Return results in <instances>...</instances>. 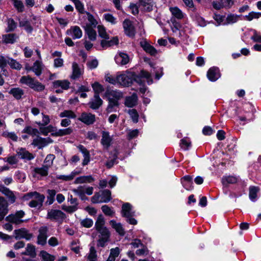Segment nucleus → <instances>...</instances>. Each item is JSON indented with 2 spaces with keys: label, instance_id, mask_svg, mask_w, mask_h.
I'll return each instance as SVG.
<instances>
[{
  "label": "nucleus",
  "instance_id": "28",
  "mask_svg": "<svg viewBox=\"0 0 261 261\" xmlns=\"http://www.w3.org/2000/svg\"><path fill=\"white\" fill-rule=\"evenodd\" d=\"M9 93L12 95L15 99L19 100L21 99L24 95V91L18 87L13 88L10 90Z\"/></svg>",
  "mask_w": 261,
  "mask_h": 261
},
{
  "label": "nucleus",
  "instance_id": "38",
  "mask_svg": "<svg viewBox=\"0 0 261 261\" xmlns=\"http://www.w3.org/2000/svg\"><path fill=\"white\" fill-rule=\"evenodd\" d=\"M105 221L103 216L102 215L98 216L95 224L96 230L98 231L106 228V227L105 226Z\"/></svg>",
  "mask_w": 261,
  "mask_h": 261
},
{
  "label": "nucleus",
  "instance_id": "25",
  "mask_svg": "<svg viewBox=\"0 0 261 261\" xmlns=\"http://www.w3.org/2000/svg\"><path fill=\"white\" fill-rule=\"evenodd\" d=\"M17 154L21 159L28 161H30L34 158V156L32 153L23 148H18Z\"/></svg>",
  "mask_w": 261,
  "mask_h": 261
},
{
  "label": "nucleus",
  "instance_id": "43",
  "mask_svg": "<svg viewBox=\"0 0 261 261\" xmlns=\"http://www.w3.org/2000/svg\"><path fill=\"white\" fill-rule=\"evenodd\" d=\"M17 26V23L12 18H9L7 19V28L6 31L7 32H12L15 30Z\"/></svg>",
  "mask_w": 261,
  "mask_h": 261
},
{
  "label": "nucleus",
  "instance_id": "36",
  "mask_svg": "<svg viewBox=\"0 0 261 261\" xmlns=\"http://www.w3.org/2000/svg\"><path fill=\"white\" fill-rule=\"evenodd\" d=\"M259 191V188L258 187L251 186L249 188V196L250 199L254 202L256 200L257 194Z\"/></svg>",
  "mask_w": 261,
  "mask_h": 261
},
{
  "label": "nucleus",
  "instance_id": "17",
  "mask_svg": "<svg viewBox=\"0 0 261 261\" xmlns=\"http://www.w3.org/2000/svg\"><path fill=\"white\" fill-rule=\"evenodd\" d=\"M67 33L70 35L73 39H80L82 37L83 33L80 28L78 26H73L67 30Z\"/></svg>",
  "mask_w": 261,
  "mask_h": 261
},
{
  "label": "nucleus",
  "instance_id": "56",
  "mask_svg": "<svg viewBox=\"0 0 261 261\" xmlns=\"http://www.w3.org/2000/svg\"><path fill=\"white\" fill-rule=\"evenodd\" d=\"M97 29L99 36L105 39H108L109 38V35L107 34L106 29L103 26L98 25Z\"/></svg>",
  "mask_w": 261,
  "mask_h": 261
},
{
  "label": "nucleus",
  "instance_id": "6",
  "mask_svg": "<svg viewBox=\"0 0 261 261\" xmlns=\"http://www.w3.org/2000/svg\"><path fill=\"white\" fill-rule=\"evenodd\" d=\"M97 231L100 234L98 236L99 239L97 245L98 247H103L106 245L107 243L109 241L110 232L107 227Z\"/></svg>",
  "mask_w": 261,
  "mask_h": 261
},
{
  "label": "nucleus",
  "instance_id": "13",
  "mask_svg": "<svg viewBox=\"0 0 261 261\" xmlns=\"http://www.w3.org/2000/svg\"><path fill=\"white\" fill-rule=\"evenodd\" d=\"M78 120L86 125H91L95 121V116L91 113L83 112L81 114Z\"/></svg>",
  "mask_w": 261,
  "mask_h": 261
},
{
  "label": "nucleus",
  "instance_id": "32",
  "mask_svg": "<svg viewBox=\"0 0 261 261\" xmlns=\"http://www.w3.org/2000/svg\"><path fill=\"white\" fill-rule=\"evenodd\" d=\"M118 39L117 37H113L110 40L103 39L101 41V45L103 48H107L118 43Z\"/></svg>",
  "mask_w": 261,
  "mask_h": 261
},
{
  "label": "nucleus",
  "instance_id": "59",
  "mask_svg": "<svg viewBox=\"0 0 261 261\" xmlns=\"http://www.w3.org/2000/svg\"><path fill=\"white\" fill-rule=\"evenodd\" d=\"M81 224L85 227L90 228L93 225V221L92 219L86 218L81 220Z\"/></svg>",
  "mask_w": 261,
  "mask_h": 261
},
{
  "label": "nucleus",
  "instance_id": "3",
  "mask_svg": "<svg viewBox=\"0 0 261 261\" xmlns=\"http://www.w3.org/2000/svg\"><path fill=\"white\" fill-rule=\"evenodd\" d=\"M20 82L38 92L42 91L45 89L44 85L29 75L22 76L20 79Z\"/></svg>",
  "mask_w": 261,
  "mask_h": 261
},
{
  "label": "nucleus",
  "instance_id": "47",
  "mask_svg": "<svg viewBox=\"0 0 261 261\" xmlns=\"http://www.w3.org/2000/svg\"><path fill=\"white\" fill-rule=\"evenodd\" d=\"M170 10L173 16H174L176 18L181 19L182 18H183V14L181 10H180L178 8H170Z\"/></svg>",
  "mask_w": 261,
  "mask_h": 261
},
{
  "label": "nucleus",
  "instance_id": "61",
  "mask_svg": "<svg viewBox=\"0 0 261 261\" xmlns=\"http://www.w3.org/2000/svg\"><path fill=\"white\" fill-rule=\"evenodd\" d=\"M97 255L96 250L94 246H91L90 248L89 253L88 254V259H97Z\"/></svg>",
  "mask_w": 261,
  "mask_h": 261
},
{
  "label": "nucleus",
  "instance_id": "22",
  "mask_svg": "<svg viewBox=\"0 0 261 261\" xmlns=\"http://www.w3.org/2000/svg\"><path fill=\"white\" fill-rule=\"evenodd\" d=\"M77 148L83 155L84 159L83 160L82 165L85 166L87 165L90 161V155L89 151L82 145H79Z\"/></svg>",
  "mask_w": 261,
  "mask_h": 261
},
{
  "label": "nucleus",
  "instance_id": "46",
  "mask_svg": "<svg viewBox=\"0 0 261 261\" xmlns=\"http://www.w3.org/2000/svg\"><path fill=\"white\" fill-rule=\"evenodd\" d=\"M103 18L108 22L110 23L112 25L117 23V18L110 13H105L103 15Z\"/></svg>",
  "mask_w": 261,
  "mask_h": 261
},
{
  "label": "nucleus",
  "instance_id": "14",
  "mask_svg": "<svg viewBox=\"0 0 261 261\" xmlns=\"http://www.w3.org/2000/svg\"><path fill=\"white\" fill-rule=\"evenodd\" d=\"M83 18L87 20V22L85 23L84 27L96 28L98 22L96 19L91 13L88 12H85Z\"/></svg>",
  "mask_w": 261,
  "mask_h": 261
},
{
  "label": "nucleus",
  "instance_id": "12",
  "mask_svg": "<svg viewBox=\"0 0 261 261\" xmlns=\"http://www.w3.org/2000/svg\"><path fill=\"white\" fill-rule=\"evenodd\" d=\"M123 28L125 35L130 37H134L136 31L132 22L128 19H125L123 22Z\"/></svg>",
  "mask_w": 261,
  "mask_h": 261
},
{
  "label": "nucleus",
  "instance_id": "34",
  "mask_svg": "<svg viewBox=\"0 0 261 261\" xmlns=\"http://www.w3.org/2000/svg\"><path fill=\"white\" fill-rule=\"evenodd\" d=\"M70 83L67 80H57L53 83L55 88L61 87L63 89L67 90L69 87Z\"/></svg>",
  "mask_w": 261,
  "mask_h": 261
},
{
  "label": "nucleus",
  "instance_id": "45",
  "mask_svg": "<svg viewBox=\"0 0 261 261\" xmlns=\"http://www.w3.org/2000/svg\"><path fill=\"white\" fill-rule=\"evenodd\" d=\"M88 35V38L91 41H94L96 38V31L93 29L94 28L84 27Z\"/></svg>",
  "mask_w": 261,
  "mask_h": 261
},
{
  "label": "nucleus",
  "instance_id": "42",
  "mask_svg": "<svg viewBox=\"0 0 261 261\" xmlns=\"http://www.w3.org/2000/svg\"><path fill=\"white\" fill-rule=\"evenodd\" d=\"M59 116L61 118L66 117L67 119H74L76 117L75 114L71 110H64L60 113Z\"/></svg>",
  "mask_w": 261,
  "mask_h": 261
},
{
  "label": "nucleus",
  "instance_id": "10",
  "mask_svg": "<svg viewBox=\"0 0 261 261\" xmlns=\"http://www.w3.org/2000/svg\"><path fill=\"white\" fill-rule=\"evenodd\" d=\"M234 0H218L214 1L212 3L213 8L216 10H220L222 8L228 9L232 7L234 4Z\"/></svg>",
  "mask_w": 261,
  "mask_h": 261
},
{
  "label": "nucleus",
  "instance_id": "62",
  "mask_svg": "<svg viewBox=\"0 0 261 261\" xmlns=\"http://www.w3.org/2000/svg\"><path fill=\"white\" fill-rule=\"evenodd\" d=\"M105 80L107 82H109V83L113 84V85H116L117 84H118V80H117V76L116 77H114L112 75L107 74L105 76Z\"/></svg>",
  "mask_w": 261,
  "mask_h": 261
},
{
  "label": "nucleus",
  "instance_id": "2",
  "mask_svg": "<svg viewBox=\"0 0 261 261\" xmlns=\"http://www.w3.org/2000/svg\"><path fill=\"white\" fill-rule=\"evenodd\" d=\"M25 200L31 199L28 203L31 207L40 208L42 206L45 196L37 192L27 193L23 197Z\"/></svg>",
  "mask_w": 261,
  "mask_h": 261
},
{
  "label": "nucleus",
  "instance_id": "40",
  "mask_svg": "<svg viewBox=\"0 0 261 261\" xmlns=\"http://www.w3.org/2000/svg\"><path fill=\"white\" fill-rule=\"evenodd\" d=\"M109 104L107 108V111L108 113H111L115 111V108L117 107L119 105L118 101L116 100L108 99Z\"/></svg>",
  "mask_w": 261,
  "mask_h": 261
},
{
  "label": "nucleus",
  "instance_id": "39",
  "mask_svg": "<svg viewBox=\"0 0 261 261\" xmlns=\"http://www.w3.org/2000/svg\"><path fill=\"white\" fill-rule=\"evenodd\" d=\"M40 256L43 261H54L56 257L48 253L46 251L42 250L40 252Z\"/></svg>",
  "mask_w": 261,
  "mask_h": 261
},
{
  "label": "nucleus",
  "instance_id": "37",
  "mask_svg": "<svg viewBox=\"0 0 261 261\" xmlns=\"http://www.w3.org/2000/svg\"><path fill=\"white\" fill-rule=\"evenodd\" d=\"M73 132V128L69 127L66 128L59 129L55 133V136L57 137H62L66 135H69Z\"/></svg>",
  "mask_w": 261,
  "mask_h": 261
},
{
  "label": "nucleus",
  "instance_id": "64",
  "mask_svg": "<svg viewBox=\"0 0 261 261\" xmlns=\"http://www.w3.org/2000/svg\"><path fill=\"white\" fill-rule=\"evenodd\" d=\"M101 210L105 215L108 216H112L114 214V212L107 205L102 206Z\"/></svg>",
  "mask_w": 261,
  "mask_h": 261
},
{
  "label": "nucleus",
  "instance_id": "57",
  "mask_svg": "<svg viewBox=\"0 0 261 261\" xmlns=\"http://www.w3.org/2000/svg\"><path fill=\"white\" fill-rule=\"evenodd\" d=\"M128 113L133 121L135 123L138 122L139 115L137 111L135 109H130L128 110Z\"/></svg>",
  "mask_w": 261,
  "mask_h": 261
},
{
  "label": "nucleus",
  "instance_id": "41",
  "mask_svg": "<svg viewBox=\"0 0 261 261\" xmlns=\"http://www.w3.org/2000/svg\"><path fill=\"white\" fill-rule=\"evenodd\" d=\"M8 64L11 68L17 70H20L22 68V65L19 62L11 58H9Z\"/></svg>",
  "mask_w": 261,
  "mask_h": 261
},
{
  "label": "nucleus",
  "instance_id": "29",
  "mask_svg": "<svg viewBox=\"0 0 261 261\" xmlns=\"http://www.w3.org/2000/svg\"><path fill=\"white\" fill-rule=\"evenodd\" d=\"M18 37L15 34H8L3 35L2 39L3 42L6 44H13L15 41Z\"/></svg>",
  "mask_w": 261,
  "mask_h": 261
},
{
  "label": "nucleus",
  "instance_id": "30",
  "mask_svg": "<svg viewBox=\"0 0 261 261\" xmlns=\"http://www.w3.org/2000/svg\"><path fill=\"white\" fill-rule=\"evenodd\" d=\"M110 224L111 226L115 229V230L121 236H123L125 234L124 230L120 223H117L115 220H111Z\"/></svg>",
  "mask_w": 261,
  "mask_h": 261
},
{
  "label": "nucleus",
  "instance_id": "60",
  "mask_svg": "<svg viewBox=\"0 0 261 261\" xmlns=\"http://www.w3.org/2000/svg\"><path fill=\"white\" fill-rule=\"evenodd\" d=\"M140 75L147 80V82L148 84H151L153 82L152 79H151V74L149 72L142 70L140 72Z\"/></svg>",
  "mask_w": 261,
  "mask_h": 261
},
{
  "label": "nucleus",
  "instance_id": "33",
  "mask_svg": "<svg viewBox=\"0 0 261 261\" xmlns=\"http://www.w3.org/2000/svg\"><path fill=\"white\" fill-rule=\"evenodd\" d=\"M94 181V178L91 175L81 176L77 177L75 180L74 183L76 184H83V183H90Z\"/></svg>",
  "mask_w": 261,
  "mask_h": 261
},
{
  "label": "nucleus",
  "instance_id": "15",
  "mask_svg": "<svg viewBox=\"0 0 261 261\" xmlns=\"http://www.w3.org/2000/svg\"><path fill=\"white\" fill-rule=\"evenodd\" d=\"M8 211V202L3 197L0 196V221L4 220Z\"/></svg>",
  "mask_w": 261,
  "mask_h": 261
},
{
  "label": "nucleus",
  "instance_id": "50",
  "mask_svg": "<svg viewBox=\"0 0 261 261\" xmlns=\"http://www.w3.org/2000/svg\"><path fill=\"white\" fill-rule=\"evenodd\" d=\"M74 4L76 9L80 13L84 14L86 11H84V5L79 0H72Z\"/></svg>",
  "mask_w": 261,
  "mask_h": 261
},
{
  "label": "nucleus",
  "instance_id": "44",
  "mask_svg": "<svg viewBox=\"0 0 261 261\" xmlns=\"http://www.w3.org/2000/svg\"><path fill=\"white\" fill-rule=\"evenodd\" d=\"M19 27H24L25 30L28 33H31L33 31V28L28 20L24 19L19 21Z\"/></svg>",
  "mask_w": 261,
  "mask_h": 261
},
{
  "label": "nucleus",
  "instance_id": "18",
  "mask_svg": "<svg viewBox=\"0 0 261 261\" xmlns=\"http://www.w3.org/2000/svg\"><path fill=\"white\" fill-rule=\"evenodd\" d=\"M141 46L147 53L151 56H155L157 54V50L155 48L149 44L146 40H143L140 42Z\"/></svg>",
  "mask_w": 261,
  "mask_h": 261
},
{
  "label": "nucleus",
  "instance_id": "54",
  "mask_svg": "<svg viewBox=\"0 0 261 261\" xmlns=\"http://www.w3.org/2000/svg\"><path fill=\"white\" fill-rule=\"evenodd\" d=\"M22 132L24 133H27L28 134L31 135L32 136H37L39 134V131L38 129L36 128H33L29 126L25 127L23 129Z\"/></svg>",
  "mask_w": 261,
  "mask_h": 261
},
{
  "label": "nucleus",
  "instance_id": "8",
  "mask_svg": "<svg viewBox=\"0 0 261 261\" xmlns=\"http://www.w3.org/2000/svg\"><path fill=\"white\" fill-rule=\"evenodd\" d=\"M65 214L60 210L51 209L47 212V219L51 220L62 221L65 218Z\"/></svg>",
  "mask_w": 261,
  "mask_h": 261
},
{
  "label": "nucleus",
  "instance_id": "63",
  "mask_svg": "<svg viewBox=\"0 0 261 261\" xmlns=\"http://www.w3.org/2000/svg\"><path fill=\"white\" fill-rule=\"evenodd\" d=\"M191 145V142L188 138H184L181 140L180 146L185 150L188 149Z\"/></svg>",
  "mask_w": 261,
  "mask_h": 261
},
{
  "label": "nucleus",
  "instance_id": "31",
  "mask_svg": "<svg viewBox=\"0 0 261 261\" xmlns=\"http://www.w3.org/2000/svg\"><path fill=\"white\" fill-rule=\"evenodd\" d=\"M21 254L34 257L36 255L35 246L31 244H28L25 251L22 252Z\"/></svg>",
  "mask_w": 261,
  "mask_h": 261
},
{
  "label": "nucleus",
  "instance_id": "55",
  "mask_svg": "<svg viewBox=\"0 0 261 261\" xmlns=\"http://www.w3.org/2000/svg\"><path fill=\"white\" fill-rule=\"evenodd\" d=\"M2 136L5 138H9L13 141H17L18 139V137L14 132L5 131L3 133Z\"/></svg>",
  "mask_w": 261,
  "mask_h": 261
},
{
  "label": "nucleus",
  "instance_id": "27",
  "mask_svg": "<svg viewBox=\"0 0 261 261\" xmlns=\"http://www.w3.org/2000/svg\"><path fill=\"white\" fill-rule=\"evenodd\" d=\"M72 73L70 76L71 79L73 80H76L79 79L82 75V72L76 62H73L72 63Z\"/></svg>",
  "mask_w": 261,
  "mask_h": 261
},
{
  "label": "nucleus",
  "instance_id": "52",
  "mask_svg": "<svg viewBox=\"0 0 261 261\" xmlns=\"http://www.w3.org/2000/svg\"><path fill=\"white\" fill-rule=\"evenodd\" d=\"M13 3V4L14 7L17 9V10L21 12L24 10V5L22 2L19 0H11Z\"/></svg>",
  "mask_w": 261,
  "mask_h": 261
},
{
  "label": "nucleus",
  "instance_id": "35",
  "mask_svg": "<svg viewBox=\"0 0 261 261\" xmlns=\"http://www.w3.org/2000/svg\"><path fill=\"white\" fill-rule=\"evenodd\" d=\"M32 71L35 73L36 75H40L42 71V63L39 61H36L32 66Z\"/></svg>",
  "mask_w": 261,
  "mask_h": 261
},
{
  "label": "nucleus",
  "instance_id": "9",
  "mask_svg": "<svg viewBox=\"0 0 261 261\" xmlns=\"http://www.w3.org/2000/svg\"><path fill=\"white\" fill-rule=\"evenodd\" d=\"M48 231V228L47 226H43L40 227L39 229V234L37 237L38 244L44 246L46 244Z\"/></svg>",
  "mask_w": 261,
  "mask_h": 261
},
{
  "label": "nucleus",
  "instance_id": "48",
  "mask_svg": "<svg viewBox=\"0 0 261 261\" xmlns=\"http://www.w3.org/2000/svg\"><path fill=\"white\" fill-rule=\"evenodd\" d=\"M92 86L94 91V95H99V94L104 91L103 86L98 82H95Z\"/></svg>",
  "mask_w": 261,
  "mask_h": 261
},
{
  "label": "nucleus",
  "instance_id": "16",
  "mask_svg": "<svg viewBox=\"0 0 261 261\" xmlns=\"http://www.w3.org/2000/svg\"><path fill=\"white\" fill-rule=\"evenodd\" d=\"M207 77L212 82L217 81L220 77V73L218 68L216 67L210 68L207 72Z\"/></svg>",
  "mask_w": 261,
  "mask_h": 261
},
{
  "label": "nucleus",
  "instance_id": "58",
  "mask_svg": "<svg viewBox=\"0 0 261 261\" xmlns=\"http://www.w3.org/2000/svg\"><path fill=\"white\" fill-rule=\"evenodd\" d=\"M261 16V13L251 12L248 15L245 16V19L248 21H251L253 19L258 18Z\"/></svg>",
  "mask_w": 261,
  "mask_h": 261
},
{
  "label": "nucleus",
  "instance_id": "19",
  "mask_svg": "<svg viewBox=\"0 0 261 261\" xmlns=\"http://www.w3.org/2000/svg\"><path fill=\"white\" fill-rule=\"evenodd\" d=\"M51 142L50 138H42L40 137H37L34 139L32 144L38 146L39 148H41L46 146L48 143Z\"/></svg>",
  "mask_w": 261,
  "mask_h": 261
},
{
  "label": "nucleus",
  "instance_id": "5",
  "mask_svg": "<svg viewBox=\"0 0 261 261\" xmlns=\"http://www.w3.org/2000/svg\"><path fill=\"white\" fill-rule=\"evenodd\" d=\"M111 193L109 190H105L101 192L97 193L91 198V201L94 203H107L111 199Z\"/></svg>",
  "mask_w": 261,
  "mask_h": 261
},
{
  "label": "nucleus",
  "instance_id": "51",
  "mask_svg": "<svg viewBox=\"0 0 261 261\" xmlns=\"http://www.w3.org/2000/svg\"><path fill=\"white\" fill-rule=\"evenodd\" d=\"M237 181V177L233 176L223 177L222 179V182L223 185H226L227 184H234Z\"/></svg>",
  "mask_w": 261,
  "mask_h": 261
},
{
  "label": "nucleus",
  "instance_id": "24",
  "mask_svg": "<svg viewBox=\"0 0 261 261\" xmlns=\"http://www.w3.org/2000/svg\"><path fill=\"white\" fill-rule=\"evenodd\" d=\"M102 100L99 95H94L89 103L90 107L93 109H98L102 104Z\"/></svg>",
  "mask_w": 261,
  "mask_h": 261
},
{
  "label": "nucleus",
  "instance_id": "49",
  "mask_svg": "<svg viewBox=\"0 0 261 261\" xmlns=\"http://www.w3.org/2000/svg\"><path fill=\"white\" fill-rule=\"evenodd\" d=\"M49 168L43 165L40 168H36L35 172L42 176H46L48 174V170Z\"/></svg>",
  "mask_w": 261,
  "mask_h": 261
},
{
  "label": "nucleus",
  "instance_id": "26",
  "mask_svg": "<svg viewBox=\"0 0 261 261\" xmlns=\"http://www.w3.org/2000/svg\"><path fill=\"white\" fill-rule=\"evenodd\" d=\"M138 96L136 93H133L131 96L125 98V105L129 108H132L137 103Z\"/></svg>",
  "mask_w": 261,
  "mask_h": 261
},
{
  "label": "nucleus",
  "instance_id": "20",
  "mask_svg": "<svg viewBox=\"0 0 261 261\" xmlns=\"http://www.w3.org/2000/svg\"><path fill=\"white\" fill-rule=\"evenodd\" d=\"M115 60L117 64L123 65L128 63L129 59L126 54L120 52L115 56Z\"/></svg>",
  "mask_w": 261,
  "mask_h": 261
},
{
  "label": "nucleus",
  "instance_id": "21",
  "mask_svg": "<svg viewBox=\"0 0 261 261\" xmlns=\"http://www.w3.org/2000/svg\"><path fill=\"white\" fill-rule=\"evenodd\" d=\"M108 99L116 100L117 101L123 97V93L118 90H108L106 92Z\"/></svg>",
  "mask_w": 261,
  "mask_h": 261
},
{
  "label": "nucleus",
  "instance_id": "1",
  "mask_svg": "<svg viewBox=\"0 0 261 261\" xmlns=\"http://www.w3.org/2000/svg\"><path fill=\"white\" fill-rule=\"evenodd\" d=\"M118 84L123 87H129L134 81L141 84L140 77L133 72L125 71L117 75Z\"/></svg>",
  "mask_w": 261,
  "mask_h": 261
},
{
  "label": "nucleus",
  "instance_id": "7",
  "mask_svg": "<svg viewBox=\"0 0 261 261\" xmlns=\"http://www.w3.org/2000/svg\"><path fill=\"white\" fill-rule=\"evenodd\" d=\"M25 215V213L22 210L17 211L15 214H12L6 217V220L15 224H19L23 222L22 219Z\"/></svg>",
  "mask_w": 261,
  "mask_h": 261
},
{
  "label": "nucleus",
  "instance_id": "4",
  "mask_svg": "<svg viewBox=\"0 0 261 261\" xmlns=\"http://www.w3.org/2000/svg\"><path fill=\"white\" fill-rule=\"evenodd\" d=\"M135 212L132 210V206L129 203H125L122 206L121 215L126 218V221L130 224L136 225L137 221L133 218Z\"/></svg>",
  "mask_w": 261,
  "mask_h": 261
},
{
  "label": "nucleus",
  "instance_id": "11",
  "mask_svg": "<svg viewBox=\"0 0 261 261\" xmlns=\"http://www.w3.org/2000/svg\"><path fill=\"white\" fill-rule=\"evenodd\" d=\"M13 233L16 239H25L27 240H30L33 237V234L24 228L16 229Z\"/></svg>",
  "mask_w": 261,
  "mask_h": 261
},
{
  "label": "nucleus",
  "instance_id": "53",
  "mask_svg": "<svg viewBox=\"0 0 261 261\" xmlns=\"http://www.w3.org/2000/svg\"><path fill=\"white\" fill-rule=\"evenodd\" d=\"M55 158V156L54 154H48L45 159L44 165L48 168L50 167L53 165V161Z\"/></svg>",
  "mask_w": 261,
  "mask_h": 261
},
{
  "label": "nucleus",
  "instance_id": "23",
  "mask_svg": "<svg viewBox=\"0 0 261 261\" xmlns=\"http://www.w3.org/2000/svg\"><path fill=\"white\" fill-rule=\"evenodd\" d=\"M112 140V138L110 136L108 132L105 131L102 132L101 144L105 148L107 149L109 148L111 144Z\"/></svg>",
  "mask_w": 261,
  "mask_h": 261
}]
</instances>
